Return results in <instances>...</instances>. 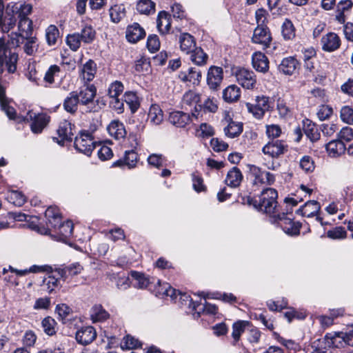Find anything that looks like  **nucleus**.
I'll list each match as a JSON object with an SVG mask.
<instances>
[{
  "instance_id": "nucleus-48",
  "label": "nucleus",
  "mask_w": 353,
  "mask_h": 353,
  "mask_svg": "<svg viewBox=\"0 0 353 353\" xmlns=\"http://www.w3.org/2000/svg\"><path fill=\"white\" fill-rule=\"evenodd\" d=\"M110 16L114 23H119L125 15L123 5H114L110 9Z\"/></svg>"
},
{
  "instance_id": "nucleus-19",
  "label": "nucleus",
  "mask_w": 353,
  "mask_h": 353,
  "mask_svg": "<svg viewBox=\"0 0 353 353\" xmlns=\"http://www.w3.org/2000/svg\"><path fill=\"white\" fill-rule=\"evenodd\" d=\"M227 125L223 128L225 137L234 139L239 137L243 132V125L241 122L234 121L231 119H226Z\"/></svg>"
},
{
  "instance_id": "nucleus-62",
  "label": "nucleus",
  "mask_w": 353,
  "mask_h": 353,
  "mask_svg": "<svg viewBox=\"0 0 353 353\" xmlns=\"http://www.w3.org/2000/svg\"><path fill=\"white\" fill-rule=\"evenodd\" d=\"M268 12L263 8L257 9L255 12V19L257 26H267L268 23Z\"/></svg>"
},
{
  "instance_id": "nucleus-31",
  "label": "nucleus",
  "mask_w": 353,
  "mask_h": 353,
  "mask_svg": "<svg viewBox=\"0 0 353 353\" xmlns=\"http://www.w3.org/2000/svg\"><path fill=\"white\" fill-rule=\"evenodd\" d=\"M320 204L316 201H310L305 203L301 208L297 210V212H301V214L307 217H312L316 216L320 210Z\"/></svg>"
},
{
  "instance_id": "nucleus-36",
  "label": "nucleus",
  "mask_w": 353,
  "mask_h": 353,
  "mask_svg": "<svg viewBox=\"0 0 353 353\" xmlns=\"http://www.w3.org/2000/svg\"><path fill=\"white\" fill-rule=\"evenodd\" d=\"M109 316V313L101 305H95L91 309L90 317L94 323L105 321Z\"/></svg>"
},
{
  "instance_id": "nucleus-11",
  "label": "nucleus",
  "mask_w": 353,
  "mask_h": 353,
  "mask_svg": "<svg viewBox=\"0 0 353 353\" xmlns=\"http://www.w3.org/2000/svg\"><path fill=\"white\" fill-rule=\"evenodd\" d=\"M53 230L54 234L52 236L57 241L65 242L72 236L73 224L70 221L64 223L61 221Z\"/></svg>"
},
{
  "instance_id": "nucleus-26",
  "label": "nucleus",
  "mask_w": 353,
  "mask_h": 353,
  "mask_svg": "<svg viewBox=\"0 0 353 353\" xmlns=\"http://www.w3.org/2000/svg\"><path fill=\"white\" fill-rule=\"evenodd\" d=\"M157 26L159 32L165 34L169 32L171 27V18L165 11H161L157 17Z\"/></svg>"
},
{
  "instance_id": "nucleus-60",
  "label": "nucleus",
  "mask_w": 353,
  "mask_h": 353,
  "mask_svg": "<svg viewBox=\"0 0 353 353\" xmlns=\"http://www.w3.org/2000/svg\"><path fill=\"white\" fill-rule=\"evenodd\" d=\"M123 91V85L121 82L116 81L110 84L108 88L110 98L119 97Z\"/></svg>"
},
{
  "instance_id": "nucleus-13",
  "label": "nucleus",
  "mask_w": 353,
  "mask_h": 353,
  "mask_svg": "<svg viewBox=\"0 0 353 353\" xmlns=\"http://www.w3.org/2000/svg\"><path fill=\"white\" fill-rule=\"evenodd\" d=\"M57 132L58 137H53V141L60 145H63L65 141L72 139V132L70 123L67 121L61 122Z\"/></svg>"
},
{
  "instance_id": "nucleus-50",
  "label": "nucleus",
  "mask_w": 353,
  "mask_h": 353,
  "mask_svg": "<svg viewBox=\"0 0 353 353\" xmlns=\"http://www.w3.org/2000/svg\"><path fill=\"white\" fill-rule=\"evenodd\" d=\"M82 270L83 267L79 263H76L65 267L61 272H59L58 274H60L61 276L65 278L66 274L75 276L80 274Z\"/></svg>"
},
{
  "instance_id": "nucleus-61",
  "label": "nucleus",
  "mask_w": 353,
  "mask_h": 353,
  "mask_svg": "<svg viewBox=\"0 0 353 353\" xmlns=\"http://www.w3.org/2000/svg\"><path fill=\"white\" fill-rule=\"evenodd\" d=\"M333 113L332 107L327 105H321L317 110V117L321 121L328 119Z\"/></svg>"
},
{
  "instance_id": "nucleus-57",
  "label": "nucleus",
  "mask_w": 353,
  "mask_h": 353,
  "mask_svg": "<svg viewBox=\"0 0 353 353\" xmlns=\"http://www.w3.org/2000/svg\"><path fill=\"white\" fill-rule=\"evenodd\" d=\"M341 120L349 125H353V109L350 106H343L340 112Z\"/></svg>"
},
{
  "instance_id": "nucleus-3",
  "label": "nucleus",
  "mask_w": 353,
  "mask_h": 353,
  "mask_svg": "<svg viewBox=\"0 0 353 353\" xmlns=\"http://www.w3.org/2000/svg\"><path fill=\"white\" fill-rule=\"evenodd\" d=\"M277 197L278 194L275 189H264L259 196V199L254 201V207L267 214L274 213L277 206Z\"/></svg>"
},
{
  "instance_id": "nucleus-16",
  "label": "nucleus",
  "mask_w": 353,
  "mask_h": 353,
  "mask_svg": "<svg viewBox=\"0 0 353 353\" xmlns=\"http://www.w3.org/2000/svg\"><path fill=\"white\" fill-rule=\"evenodd\" d=\"M353 7L352 0H341L336 4V20L340 23H345L346 14H348Z\"/></svg>"
},
{
  "instance_id": "nucleus-29",
  "label": "nucleus",
  "mask_w": 353,
  "mask_h": 353,
  "mask_svg": "<svg viewBox=\"0 0 353 353\" xmlns=\"http://www.w3.org/2000/svg\"><path fill=\"white\" fill-rule=\"evenodd\" d=\"M242 180L243 174L236 167H234L228 172L225 181L228 186L236 188L240 185Z\"/></svg>"
},
{
  "instance_id": "nucleus-17",
  "label": "nucleus",
  "mask_w": 353,
  "mask_h": 353,
  "mask_svg": "<svg viewBox=\"0 0 353 353\" xmlns=\"http://www.w3.org/2000/svg\"><path fill=\"white\" fill-rule=\"evenodd\" d=\"M193 119L188 113L181 111L172 112L169 116L170 122L178 128L185 127L190 121H192Z\"/></svg>"
},
{
  "instance_id": "nucleus-1",
  "label": "nucleus",
  "mask_w": 353,
  "mask_h": 353,
  "mask_svg": "<svg viewBox=\"0 0 353 353\" xmlns=\"http://www.w3.org/2000/svg\"><path fill=\"white\" fill-rule=\"evenodd\" d=\"M18 29L19 33H12L8 34V39L6 44V38L5 36L0 38V73L3 71V63H6L8 70L13 73L16 70V63L18 56L16 52H12L10 48H16L23 43L25 39H28L32 34V21L28 18L19 19Z\"/></svg>"
},
{
  "instance_id": "nucleus-4",
  "label": "nucleus",
  "mask_w": 353,
  "mask_h": 353,
  "mask_svg": "<svg viewBox=\"0 0 353 353\" xmlns=\"http://www.w3.org/2000/svg\"><path fill=\"white\" fill-rule=\"evenodd\" d=\"M252 41L254 43L261 45L262 48L266 50L267 53H272L270 48L272 44V37L267 26H257L253 32Z\"/></svg>"
},
{
  "instance_id": "nucleus-58",
  "label": "nucleus",
  "mask_w": 353,
  "mask_h": 353,
  "mask_svg": "<svg viewBox=\"0 0 353 353\" xmlns=\"http://www.w3.org/2000/svg\"><path fill=\"white\" fill-rule=\"evenodd\" d=\"M214 134L213 128L206 123H201L199 128L196 130V136L199 137L208 138L212 137Z\"/></svg>"
},
{
  "instance_id": "nucleus-40",
  "label": "nucleus",
  "mask_w": 353,
  "mask_h": 353,
  "mask_svg": "<svg viewBox=\"0 0 353 353\" xmlns=\"http://www.w3.org/2000/svg\"><path fill=\"white\" fill-rule=\"evenodd\" d=\"M81 41L85 43H91L96 38V31L91 25L85 24L79 33Z\"/></svg>"
},
{
  "instance_id": "nucleus-46",
  "label": "nucleus",
  "mask_w": 353,
  "mask_h": 353,
  "mask_svg": "<svg viewBox=\"0 0 353 353\" xmlns=\"http://www.w3.org/2000/svg\"><path fill=\"white\" fill-rule=\"evenodd\" d=\"M137 163V156H124L122 159L114 162L112 167H127L129 169L134 168Z\"/></svg>"
},
{
  "instance_id": "nucleus-20",
  "label": "nucleus",
  "mask_w": 353,
  "mask_h": 353,
  "mask_svg": "<svg viewBox=\"0 0 353 353\" xmlns=\"http://www.w3.org/2000/svg\"><path fill=\"white\" fill-rule=\"evenodd\" d=\"M97 93V89L94 85L82 86L78 93L79 103L88 105L92 102Z\"/></svg>"
},
{
  "instance_id": "nucleus-34",
  "label": "nucleus",
  "mask_w": 353,
  "mask_h": 353,
  "mask_svg": "<svg viewBox=\"0 0 353 353\" xmlns=\"http://www.w3.org/2000/svg\"><path fill=\"white\" fill-rule=\"evenodd\" d=\"M280 226L285 232L290 236H296L300 232V226L297 223L292 221L290 218H284L281 219Z\"/></svg>"
},
{
  "instance_id": "nucleus-18",
  "label": "nucleus",
  "mask_w": 353,
  "mask_h": 353,
  "mask_svg": "<svg viewBox=\"0 0 353 353\" xmlns=\"http://www.w3.org/2000/svg\"><path fill=\"white\" fill-rule=\"evenodd\" d=\"M180 50L185 54H190L196 48V41L189 33H181L179 37Z\"/></svg>"
},
{
  "instance_id": "nucleus-43",
  "label": "nucleus",
  "mask_w": 353,
  "mask_h": 353,
  "mask_svg": "<svg viewBox=\"0 0 353 353\" xmlns=\"http://www.w3.org/2000/svg\"><path fill=\"white\" fill-rule=\"evenodd\" d=\"M17 17L10 14L8 11L6 12V14L2 19L1 18L0 27L3 32H8L16 24Z\"/></svg>"
},
{
  "instance_id": "nucleus-24",
  "label": "nucleus",
  "mask_w": 353,
  "mask_h": 353,
  "mask_svg": "<svg viewBox=\"0 0 353 353\" xmlns=\"http://www.w3.org/2000/svg\"><path fill=\"white\" fill-rule=\"evenodd\" d=\"M252 65L256 71L265 73L269 69V61L263 53L256 52L252 55Z\"/></svg>"
},
{
  "instance_id": "nucleus-22",
  "label": "nucleus",
  "mask_w": 353,
  "mask_h": 353,
  "mask_svg": "<svg viewBox=\"0 0 353 353\" xmlns=\"http://www.w3.org/2000/svg\"><path fill=\"white\" fill-rule=\"evenodd\" d=\"M107 130L110 136L115 139H123L126 135L124 125L119 120H113L107 126Z\"/></svg>"
},
{
  "instance_id": "nucleus-35",
  "label": "nucleus",
  "mask_w": 353,
  "mask_h": 353,
  "mask_svg": "<svg viewBox=\"0 0 353 353\" xmlns=\"http://www.w3.org/2000/svg\"><path fill=\"white\" fill-rule=\"evenodd\" d=\"M79 103L78 92H71L64 100L63 107L68 112L74 113L77 110Z\"/></svg>"
},
{
  "instance_id": "nucleus-14",
  "label": "nucleus",
  "mask_w": 353,
  "mask_h": 353,
  "mask_svg": "<svg viewBox=\"0 0 353 353\" xmlns=\"http://www.w3.org/2000/svg\"><path fill=\"white\" fill-rule=\"evenodd\" d=\"M145 36L144 29L138 23H134L128 26L125 32L127 40L132 43L138 42Z\"/></svg>"
},
{
  "instance_id": "nucleus-7",
  "label": "nucleus",
  "mask_w": 353,
  "mask_h": 353,
  "mask_svg": "<svg viewBox=\"0 0 353 353\" xmlns=\"http://www.w3.org/2000/svg\"><path fill=\"white\" fill-rule=\"evenodd\" d=\"M23 120L32 121L30 128L32 132L35 134L41 133L48 122V118L46 114H36L32 111H29Z\"/></svg>"
},
{
  "instance_id": "nucleus-51",
  "label": "nucleus",
  "mask_w": 353,
  "mask_h": 353,
  "mask_svg": "<svg viewBox=\"0 0 353 353\" xmlns=\"http://www.w3.org/2000/svg\"><path fill=\"white\" fill-rule=\"evenodd\" d=\"M41 324L43 331L46 334L52 336L56 333L55 325H57V323L52 317L47 316L44 318Z\"/></svg>"
},
{
  "instance_id": "nucleus-37",
  "label": "nucleus",
  "mask_w": 353,
  "mask_h": 353,
  "mask_svg": "<svg viewBox=\"0 0 353 353\" xmlns=\"http://www.w3.org/2000/svg\"><path fill=\"white\" fill-rule=\"evenodd\" d=\"M190 54V60L195 65L202 66L207 63L208 55L205 52H204L201 48L196 47Z\"/></svg>"
},
{
  "instance_id": "nucleus-41",
  "label": "nucleus",
  "mask_w": 353,
  "mask_h": 353,
  "mask_svg": "<svg viewBox=\"0 0 353 353\" xmlns=\"http://www.w3.org/2000/svg\"><path fill=\"white\" fill-rule=\"evenodd\" d=\"M325 145L327 152L332 154H342L345 150L344 143L339 140L331 141Z\"/></svg>"
},
{
  "instance_id": "nucleus-44",
  "label": "nucleus",
  "mask_w": 353,
  "mask_h": 353,
  "mask_svg": "<svg viewBox=\"0 0 353 353\" xmlns=\"http://www.w3.org/2000/svg\"><path fill=\"white\" fill-rule=\"evenodd\" d=\"M304 131L306 136L312 142L316 141L320 139L321 134L316 125L309 120H307V123L305 125Z\"/></svg>"
},
{
  "instance_id": "nucleus-38",
  "label": "nucleus",
  "mask_w": 353,
  "mask_h": 353,
  "mask_svg": "<svg viewBox=\"0 0 353 353\" xmlns=\"http://www.w3.org/2000/svg\"><path fill=\"white\" fill-rule=\"evenodd\" d=\"M148 119L154 125H159L163 121V113L159 105H152L148 112Z\"/></svg>"
},
{
  "instance_id": "nucleus-42",
  "label": "nucleus",
  "mask_w": 353,
  "mask_h": 353,
  "mask_svg": "<svg viewBox=\"0 0 353 353\" xmlns=\"http://www.w3.org/2000/svg\"><path fill=\"white\" fill-rule=\"evenodd\" d=\"M137 10L141 14H150L155 11V3L151 0H139L137 4Z\"/></svg>"
},
{
  "instance_id": "nucleus-49",
  "label": "nucleus",
  "mask_w": 353,
  "mask_h": 353,
  "mask_svg": "<svg viewBox=\"0 0 353 353\" xmlns=\"http://www.w3.org/2000/svg\"><path fill=\"white\" fill-rule=\"evenodd\" d=\"M281 28L282 35L285 39L290 40L295 37V28L290 19H285Z\"/></svg>"
},
{
  "instance_id": "nucleus-59",
  "label": "nucleus",
  "mask_w": 353,
  "mask_h": 353,
  "mask_svg": "<svg viewBox=\"0 0 353 353\" xmlns=\"http://www.w3.org/2000/svg\"><path fill=\"white\" fill-rule=\"evenodd\" d=\"M347 232L344 228L339 226L330 230L327 232V236L332 239H343L346 237Z\"/></svg>"
},
{
  "instance_id": "nucleus-55",
  "label": "nucleus",
  "mask_w": 353,
  "mask_h": 353,
  "mask_svg": "<svg viewBox=\"0 0 353 353\" xmlns=\"http://www.w3.org/2000/svg\"><path fill=\"white\" fill-rule=\"evenodd\" d=\"M59 37V30L55 26H50L46 29V38L49 46H53L56 43Z\"/></svg>"
},
{
  "instance_id": "nucleus-53",
  "label": "nucleus",
  "mask_w": 353,
  "mask_h": 353,
  "mask_svg": "<svg viewBox=\"0 0 353 353\" xmlns=\"http://www.w3.org/2000/svg\"><path fill=\"white\" fill-rule=\"evenodd\" d=\"M247 324L248 322L244 321H239L233 324L232 336L235 342L239 340L241 334L245 331Z\"/></svg>"
},
{
  "instance_id": "nucleus-25",
  "label": "nucleus",
  "mask_w": 353,
  "mask_h": 353,
  "mask_svg": "<svg viewBox=\"0 0 353 353\" xmlns=\"http://www.w3.org/2000/svg\"><path fill=\"white\" fill-rule=\"evenodd\" d=\"M241 93L239 86L234 84L230 85L223 90V99L227 103H234L240 99Z\"/></svg>"
},
{
  "instance_id": "nucleus-10",
  "label": "nucleus",
  "mask_w": 353,
  "mask_h": 353,
  "mask_svg": "<svg viewBox=\"0 0 353 353\" xmlns=\"http://www.w3.org/2000/svg\"><path fill=\"white\" fill-rule=\"evenodd\" d=\"M223 79V68L218 66H211L207 74V83L211 90H215L219 88Z\"/></svg>"
},
{
  "instance_id": "nucleus-52",
  "label": "nucleus",
  "mask_w": 353,
  "mask_h": 353,
  "mask_svg": "<svg viewBox=\"0 0 353 353\" xmlns=\"http://www.w3.org/2000/svg\"><path fill=\"white\" fill-rule=\"evenodd\" d=\"M141 345L140 341L130 335L125 336L121 344V347L123 350L136 349L141 347Z\"/></svg>"
},
{
  "instance_id": "nucleus-45",
  "label": "nucleus",
  "mask_w": 353,
  "mask_h": 353,
  "mask_svg": "<svg viewBox=\"0 0 353 353\" xmlns=\"http://www.w3.org/2000/svg\"><path fill=\"white\" fill-rule=\"evenodd\" d=\"M7 200L16 206L23 205L26 199V196L21 192L17 190H11L8 193Z\"/></svg>"
},
{
  "instance_id": "nucleus-6",
  "label": "nucleus",
  "mask_w": 353,
  "mask_h": 353,
  "mask_svg": "<svg viewBox=\"0 0 353 353\" xmlns=\"http://www.w3.org/2000/svg\"><path fill=\"white\" fill-rule=\"evenodd\" d=\"M250 174L254 177L253 184L259 187L272 185L274 181V176L269 172L263 171L259 167L250 165Z\"/></svg>"
},
{
  "instance_id": "nucleus-2",
  "label": "nucleus",
  "mask_w": 353,
  "mask_h": 353,
  "mask_svg": "<svg viewBox=\"0 0 353 353\" xmlns=\"http://www.w3.org/2000/svg\"><path fill=\"white\" fill-rule=\"evenodd\" d=\"M74 144L77 151L81 153H90L94 148H98L97 154H113L110 148L112 142L110 140L96 142L89 132L81 133L79 137H76Z\"/></svg>"
},
{
  "instance_id": "nucleus-30",
  "label": "nucleus",
  "mask_w": 353,
  "mask_h": 353,
  "mask_svg": "<svg viewBox=\"0 0 353 353\" xmlns=\"http://www.w3.org/2000/svg\"><path fill=\"white\" fill-rule=\"evenodd\" d=\"M298 61L292 57L285 58L279 65L280 72L285 74L292 75L296 70Z\"/></svg>"
},
{
  "instance_id": "nucleus-47",
  "label": "nucleus",
  "mask_w": 353,
  "mask_h": 353,
  "mask_svg": "<svg viewBox=\"0 0 353 353\" xmlns=\"http://www.w3.org/2000/svg\"><path fill=\"white\" fill-rule=\"evenodd\" d=\"M131 276L136 281L134 285L139 288H146L150 283L148 276L139 272H131Z\"/></svg>"
},
{
  "instance_id": "nucleus-12",
  "label": "nucleus",
  "mask_w": 353,
  "mask_h": 353,
  "mask_svg": "<svg viewBox=\"0 0 353 353\" xmlns=\"http://www.w3.org/2000/svg\"><path fill=\"white\" fill-rule=\"evenodd\" d=\"M97 336L95 329L92 326H85L79 329L76 333L78 343L87 345L92 343Z\"/></svg>"
},
{
  "instance_id": "nucleus-27",
  "label": "nucleus",
  "mask_w": 353,
  "mask_h": 353,
  "mask_svg": "<svg viewBox=\"0 0 353 353\" xmlns=\"http://www.w3.org/2000/svg\"><path fill=\"white\" fill-rule=\"evenodd\" d=\"M47 219V225L52 228H56L57 224L61 221V216L59 210L57 207L50 206L45 212Z\"/></svg>"
},
{
  "instance_id": "nucleus-54",
  "label": "nucleus",
  "mask_w": 353,
  "mask_h": 353,
  "mask_svg": "<svg viewBox=\"0 0 353 353\" xmlns=\"http://www.w3.org/2000/svg\"><path fill=\"white\" fill-rule=\"evenodd\" d=\"M81 41L79 33L68 34L66 37V43L72 51H77L80 48Z\"/></svg>"
},
{
  "instance_id": "nucleus-56",
  "label": "nucleus",
  "mask_w": 353,
  "mask_h": 353,
  "mask_svg": "<svg viewBox=\"0 0 353 353\" xmlns=\"http://www.w3.org/2000/svg\"><path fill=\"white\" fill-rule=\"evenodd\" d=\"M123 98L124 101L130 105V109L133 112L138 109L139 103L138 101V97L134 92H127L125 93Z\"/></svg>"
},
{
  "instance_id": "nucleus-32",
  "label": "nucleus",
  "mask_w": 353,
  "mask_h": 353,
  "mask_svg": "<svg viewBox=\"0 0 353 353\" xmlns=\"http://www.w3.org/2000/svg\"><path fill=\"white\" fill-rule=\"evenodd\" d=\"M96 63L92 60L87 61L81 69V77L85 83L91 81L96 74Z\"/></svg>"
},
{
  "instance_id": "nucleus-64",
  "label": "nucleus",
  "mask_w": 353,
  "mask_h": 353,
  "mask_svg": "<svg viewBox=\"0 0 353 353\" xmlns=\"http://www.w3.org/2000/svg\"><path fill=\"white\" fill-rule=\"evenodd\" d=\"M300 167L306 172H311L314 170V163L310 156H303L300 160Z\"/></svg>"
},
{
  "instance_id": "nucleus-21",
  "label": "nucleus",
  "mask_w": 353,
  "mask_h": 353,
  "mask_svg": "<svg viewBox=\"0 0 353 353\" xmlns=\"http://www.w3.org/2000/svg\"><path fill=\"white\" fill-rule=\"evenodd\" d=\"M263 152L265 154H282L288 152V146L283 141H273L263 148Z\"/></svg>"
},
{
  "instance_id": "nucleus-63",
  "label": "nucleus",
  "mask_w": 353,
  "mask_h": 353,
  "mask_svg": "<svg viewBox=\"0 0 353 353\" xmlns=\"http://www.w3.org/2000/svg\"><path fill=\"white\" fill-rule=\"evenodd\" d=\"M210 146L215 152H221L228 149V144L218 138H213L210 141Z\"/></svg>"
},
{
  "instance_id": "nucleus-28",
  "label": "nucleus",
  "mask_w": 353,
  "mask_h": 353,
  "mask_svg": "<svg viewBox=\"0 0 353 353\" xmlns=\"http://www.w3.org/2000/svg\"><path fill=\"white\" fill-rule=\"evenodd\" d=\"M343 332L329 333L325 336V345L329 347L340 348L345 345Z\"/></svg>"
},
{
  "instance_id": "nucleus-33",
  "label": "nucleus",
  "mask_w": 353,
  "mask_h": 353,
  "mask_svg": "<svg viewBox=\"0 0 353 353\" xmlns=\"http://www.w3.org/2000/svg\"><path fill=\"white\" fill-rule=\"evenodd\" d=\"M123 148L125 150L124 154H137L140 152V145L137 138L134 134H130L125 141Z\"/></svg>"
},
{
  "instance_id": "nucleus-39",
  "label": "nucleus",
  "mask_w": 353,
  "mask_h": 353,
  "mask_svg": "<svg viewBox=\"0 0 353 353\" xmlns=\"http://www.w3.org/2000/svg\"><path fill=\"white\" fill-rule=\"evenodd\" d=\"M11 272L15 273L19 276H24L30 272L36 273L39 272H49L51 270V267L45 265V266H38V265H32L29 269L24 270H17L11 266L9 267Z\"/></svg>"
},
{
  "instance_id": "nucleus-8",
  "label": "nucleus",
  "mask_w": 353,
  "mask_h": 353,
  "mask_svg": "<svg viewBox=\"0 0 353 353\" xmlns=\"http://www.w3.org/2000/svg\"><path fill=\"white\" fill-rule=\"evenodd\" d=\"M237 82L245 89H253L256 85V80L254 72L239 68L235 72Z\"/></svg>"
},
{
  "instance_id": "nucleus-15",
  "label": "nucleus",
  "mask_w": 353,
  "mask_h": 353,
  "mask_svg": "<svg viewBox=\"0 0 353 353\" xmlns=\"http://www.w3.org/2000/svg\"><path fill=\"white\" fill-rule=\"evenodd\" d=\"M322 48L326 52H333L341 46V39L334 32H329L321 39Z\"/></svg>"
},
{
  "instance_id": "nucleus-5",
  "label": "nucleus",
  "mask_w": 353,
  "mask_h": 353,
  "mask_svg": "<svg viewBox=\"0 0 353 353\" xmlns=\"http://www.w3.org/2000/svg\"><path fill=\"white\" fill-rule=\"evenodd\" d=\"M200 99L201 98L199 94L194 91L189 90L183 94L181 101L182 107L185 109L194 107V110L192 111L191 114L192 117L195 119L199 118L200 112L202 110L201 105H198Z\"/></svg>"
},
{
  "instance_id": "nucleus-23",
  "label": "nucleus",
  "mask_w": 353,
  "mask_h": 353,
  "mask_svg": "<svg viewBox=\"0 0 353 353\" xmlns=\"http://www.w3.org/2000/svg\"><path fill=\"white\" fill-rule=\"evenodd\" d=\"M179 78L183 82L199 84L201 79V72L195 68H190L188 71L181 72Z\"/></svg>"
},
{
  "instance_id": "nucleus-9",
  "label": "nucleus",
  "mask_w": 353,
  "mask_h": 353,
  "mask_svg": "<svg viewBox=\"0 0 353 353\" xmlns=\"http://www.w3.org/2000/svg\"><path fill=\"white\" fill-rule=\"evenodd\" d=\"M247 107L256 119H261L270 108L269 98L265 96L256 97L255 103H247Z\"/></svg>"
}]
</instances>
